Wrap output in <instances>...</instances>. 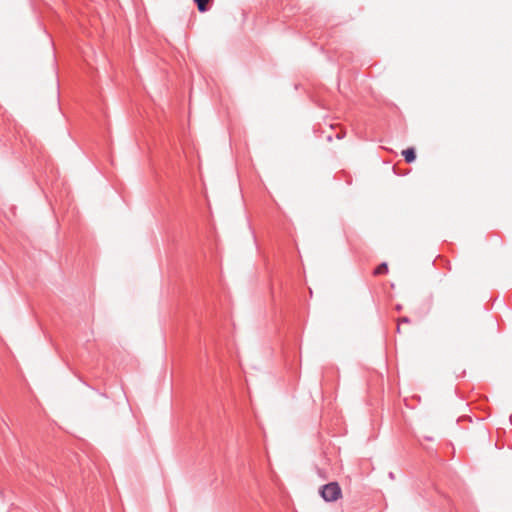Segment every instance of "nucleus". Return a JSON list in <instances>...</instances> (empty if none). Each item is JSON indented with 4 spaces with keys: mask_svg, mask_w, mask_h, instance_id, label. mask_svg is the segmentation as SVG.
I'll return each instance as SVG.
<instances>
[{
    "mask_svg": "<svg viewBox=\"0 0 512 512\" xmlns=\"http://www.w3.org/2000/svg\"><path fill=\"white\" fill-rule=\"evenodd\" d=\"M319 493L326 502H333L341 498L342 490L337 482H330L323 485Z\"/></svg>",
    "mask_w": 512,
    "mask_h": 512,
    "instance_id": "nucleus-1",
    "label": "nucleus"
},
{
    "mask_svg": "<svg viewBox=\"0 0 512 512\" xmlns=\"http://www.w3.org/2000/svg\"><path fill=\"white\" fill-rule=\"evenodd\" d=\"M402 155L407 163H412L416 159L415 149L412 147L403 150Z\"/></svg>",
    "mask_w": 512,
    "mask_h": 512,
    "instance_id": "nucleus-2",
    "label": "nucleus"
},
{
    "mask_svg": "<svg viewBox=\"0 0 512 512\" xmlns=\"http://www.w3.org/2000/svg\"><path fill=\"white\" fill-rule=\"evenodd\" d=\"M388 272V266L387 264L384 262V263H381L375 270H374V274L375 275H382V274H386Z\"/></svg>",
    "mask_w": 512,
    "mask_h": 512,
    "instance_id": "nucleus-3",
    "label": "nucleus"
},
{
    "mask_svg": "<svg viewBox=\"0 0 512 512\" xmlns=\"http://www.w3.org/2000/svg\"><path fill=\"white\" fill-rule=\"evenodd\" d=\"M197 4V7L200 12H205L207 10V5L209 0H194Z\"/></svg>",
    "mask_w": 512,
    "mask_h": 512,
    "instance_id": "nucleus-4",
    "label": "nucleus"
},
{
    "mask_svg": "<svg viewBox=\"0 0 512 512\" xmlns=\"http://www.w3.org/2000/svg\"><path fill=\"white\" fill-rule=\"evenodd\" d=\"M344 136H345V133L343 130H341L339 133L336 134L337 139H342V138H344Z\"/></svg>",
    "mask_w": 512,
    "mask_h": 512,
    "instance_id": "nucleus-5",
    "label": "nucleus"
},
{
    "mask_svg": "<svg viewBox=\"0 0 512 512\" xmlns=\"http://www.w3.org/2000/svg\"><path fill=\"white\" fill-rule=\"evenodd\" d=\"M400 321H401V322H404V323H409V321H410V320H409V318H407V317H403V318H401V320H400Z\"/></svg>",
    "mask_w": 512,
    "mask_h": 512,
    "instance_id": "nucleus-6",
    "label": "nucleus"
},
{
    "mask_svg": "<svg viewBox=\"0 0 512 512\" xmlns=\"http://www.w3.org/2000/svg\"><path fill=\"white\" fill-rule=\"evenodd\" d=\"M326 139H327L328 142H330L332 140V136L331 135H327Z\"/></svg>",
    "mask_w": 512,
    "mask_h": 512,
    "instance_id": "nucleus-7",
    "label": "nucleus"
},
{
    "mask_svg": "<svg viewBox=\"0 0 512 512\" xmlns=\"http://www.w3.org/2000/svg\"><path fill=\"white\" fill-rule=\"evenodd\" d=\"M389 477H390L391 479H393V478H394V474H393L392 472H390V473H389Z\"/></svg>",
    "mask_w": 512,
    "mask_h": 512,
    "instance_id": "nucleus-8",
    "label": "nucleus"
}]
</instances>
